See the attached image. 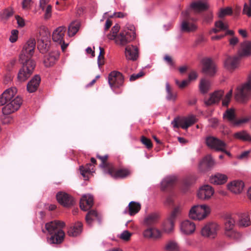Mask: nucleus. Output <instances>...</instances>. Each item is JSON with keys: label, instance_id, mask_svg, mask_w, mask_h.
<instances>
[{"label": "nucleus", "instance_id": "f257e3e1", "mask_svg": "<svg viewBox=\"0 0 251 251\" xmlns=\"http://www.w3.org/2000/svg\"><path fill=\"white\" fill-rule=\"evenodd\" d=\"M15 87L8 88L0 95V106H5L2 109L4 115L11 114L20 107L23 102L22 98L17 96Z\"/></svg>", "mask_w": 251, "mask_h": 251}, {"label": "nucleus", "instance_id": "f03ea898", "mask_svg": "<svg viewBox=\"0 0 251 251\" xmlns=\"http://www.w3.org/2000/svg\"><path fill=\"white\" fill-rule=\"evenodd\" d=\"M120 26L115 25L107 35L109 40H114L117 45L124 46L133 41L136 37L135 28L132 25H126L125 28L118 33Z\"/></svg>", "mask_w": 251, "mask_h": 251}, {"label": "nucleus", "instance_id": "7ed1b4c3", "mask_svg": "<svg viewBox=\"0 0 251 251\" xmlns=\"http://www.w3.org/2000/svg\"><path fill=\"white\" fill-rule=\"evenodd\" d=\"M211 208L207 204H198L192 206L189 209V217L196 221H202L211 214Z\"/></svg>", "mask_w": 251, "mask_h": 251}, {"label": "nucleus", "instance_id": "20e7f679", "mask_svg": "<svg viewBox=\"0 0 251 251\" xmlns=\"http://www.w3.org/2000/svg\"><path fill=\"white\" fill-rule=\"evenodd\" d=\"M234 97L236 100L241 103H246L251 97V88L246 82L237 86Z\"/></svg>", "mask_w": 251, "mask_h": 251}, {"label": "nucleus", "instance_id": "39448f33", "mask_svg": "<svg viewBox=\"0 0 251 251\" xmlns=\"http://www.w3.org/2000/svg\"><path fill=\"white\" fill-rule=\"evenodd\" d=\"M36 41L34 38H30L24 45L19 55V60L22 63L28 60H32L30 57L33 55L35 48Z\"/></svg>", "mask_w": 251, "mask_h": 251}, {"label": "nucleus", "instance_id": "423d86ee", "mask_svg": "<svg viewBox=\"0 0 251 251\" xmlns=\"http://www.w3.org/2000/svg\"><path fill=\"white\" fill-rule=\"evenodd\" d=\"M219 229L220 226L218 224L213 222L208 223L201 227L200 233L204 238L213 239L217 236Z\"/></svg>", "mask_w": 251, "mask_h": 251}, {"label": "nucleus", "instance_id": "0eeeda50", "mask_svg": "<svg viewBox=\"0 0 251 251\" xmlns=\"http://www.w3.org/2000/svg\"><path fill=\"white\" fill-rule=\"evenodd\" d=\"M23 64V66L18 75V79L20 82H24L33 73L35 66V63L33 60H28Z\"/></svg>", "mask_w": 251, "mask_h": 251}, {"label": "nucleus", "instance_id": "6e6552de", "mask_svg": "<svg viewBox=\"0 0 251 251\" xmlns=\"http://www.w3.org/2000/svg\"><path fill=\"white\" fill-rule=\"evenodd\" d=\"M39 33L41 38L38 41V48L41 52L44 53L49 48L48 39L50 33L48 29L44 26L41 28Z\"/></svg>", "mask_w": 251, "mask_h": 251}, {"label": "nucleus", "instance_id": "1a4fd4ad", "mask_svg": "<svg viewBox=\"0 0 251 251\" xmlns=\"http://www.w3.org/2000/svg\"><path fill=\"white\" fill-rule=\"evenodd\" d=\"M235 224V219L229 216L226 218L225 223V234L226 235L233 239H237L241 237V234L234 229Z\"/></svg>", "mask_w": 251, "mask_h": 251}, {"label": "nucleus", "instance_id": "9d476101", "mask_svg": "<svg viewBox=\"0 0 251 251\" xmlns=\"http://www.w3.org/2000/svg\"><path fill=\"white\" fill-rule=\"evenodd\" d=\"M241 58L238 53L235 55L227 56L224 61V67L229 72H233L239 67Z\"/></svg>", "mask_w": 251, "mask_h": 251}, {"label": "nucleus", "instance_id": "9b49d317", "mask_svg": "<svg viewBox=\"0 0 251 251\" xmlns=\"http://www.w3.org/2000/svg\"><path fill=\"white\" fill-rule=\"evenodd\" d=\"M215 193L214 188L210 185H203L199 187L197 191V196L201 201L210 200Z\"/></svg>", "mask_w": 251, "mask_h": 251}, {"label": "nucleus", "instance_id": "f8f14e48", "mask_svg": "<svg viewBox=\"0 0 251 251\" xmlns=\"http://www.w3.org/2000/svg\"><path fill=\"white\" fill-rule=\"evenodd\" d=\"M226 189L235 195L242 194L245 189V184L244 181L240 179H233L226 184Z\"/></svg>", "mask_w": 251, "mask_h": 251}, {"label": "nucleus", "instance_id": "ddd939ff", "mask_svg": "<svg viewBox=\"0 0 251 251\" xmlns=\"http://www.w3.org/2000/svg\"><path fill=\"white\" fill-rule=\"evenodd\" d=\"M197 121L196 118L191 116L187 118H176L171 123L173 127L187 129Z\"/></svg>", "mask_w": 251, "mask_h": 251}, {"label": "nucleus", "instance_id": "4468645a", "mask_svg": "<svg viewBox=\"0 0 251 251\" xmlns=\"http://www.w3.org/2000/svg\"><path fill=\"white\" fill-rule=\"evenodd\" d=\"M195 223L190 220L182 221L179 225V230L181 234L185 235L193 234L196 231Z\"/></svg>", "mask_w": 251, "mask_h": 251}, {"label": "nucleus", "instance_id": "2eb2a0df", "mask_svg": "<svg viewBox=\"0 0 251 251\" xmlns=\"http://www.w3.org/2000/svg\"><path fill=\"white\" fill-rule=\"evenodd\" d=\"M65 32L66 28L64 26H59L55 29L52 33L53 41L61 45L63 50H64L68 45V44H65L64 41Z\"/></svg>", "mask_w": 251, "mask_h": 251}, {"label": "nucleus", "instance_id": "dca6fc26", "mask_svg": "<svg viewBox=\"0 0 251 251\" xmlns=\"http://www.w3.org/2000/svg\"><path fill=\"white\" fill-rule=\"evenodd\" d=\"M123 75L118 72H112L108 75V83L112 89L117 88L123 84Z\"/></svg>", "mask_w": 251, "mask_h": 251}, {"label": "nucleus", "instance_id": "f3484780", "mask_svg": "<svg viewBox=\"0 0 251 251\" xmlns=\"http://www.w3.org/2000/svg\"><path fill=\"white\" fill-rule=\"evenodd\" d=\"M206 144L208 147L217 151H224V149L226 147L225 142L214 137H207Z\"/></svg>", "mask_w": 251, "mask_h": 251}, {"label": "nucleus", "instance_id": "a211bd4d", "mask_svg": "<svg viewBox=\"0 0 251 251\" xmlns=\"http://www.w3.org/2000/svg\"><path fill=\"white\" fill-rule=\"evenodd\" d=\"M104 173L109 174L114 178H124L130 174V171L127 169L116 170L113 166L109 167L108 170H105Z\"/></svg>", "mask_w": 251, "mask_h": 251}, {"label": "nucleus", "instance_id": "6ab92c4d", "mask_svg": "<svg viewBox=\"0 0 251 251\" xmlns=\"http://www.w3.org/2000/svg\"><path fill=\"white\" fill-rule=\"evenodd\" d=\"M125 55L128 60L136 61L139 57V49L133 45H129L126 47Z\"/></svg>", "mask_w": 251, "mask_h": 251}, {"label": "nucleus", "instance_id": "aec40b11", "mask_svg": "<svg viewBox=\"0 0 251 251\" xmlns=\"http://www.w3.org/2000/svg\"><path fill=\"white\" fill-rule=\"evenodd\" d=\"M202 71L209 75H214L217 71L215 64L210 58H205L202 60Z\"/></svg>", "mask_w": 251, "mask_h": 251}, {"label": "nucleus", "instance_id": "412c9836", "mask_svg": "<svg viewBox=\"0 0 251 251\" xmlns=\"http://www.w3.org/2000/svg\"><path fill=\"white\" fill-rule=\"evenodd\" d=\"M228 179V176L221 173H216L211 175L209 182L214 185H222L226 183Z\"/></svg>", "mask_w": 251, "mask_h": 251}, {"label": "nucleus", "instance_id": "4be33fe9", "mask_svg": "<svg viewBox=\"0 0 251 251\" xmlns=\"http://www.w3.org/2000/svg\"><path fill=\"white\" fill-rule=\"evenodd\" d=\"M56 197L57 201L63 206L69 207L74 204L73 198L65 192L57 193Z\"/></svg>", "mask_w": 251, "mask_h": 251}, {"label": "nucleus", "instance_id": "5701e85b", "mask_svg": "<svg viewBox=\"0 0 251 251\" xmlns=\"http://www.w3.org/2000/svg\"><path fill=\"white\" fill-rule=\"evenodd\" d=\"M198 27V25L194 19L192 21L189 20L183 19L181 22L180 29L183 32H193L197 30Z\"/></svg>", "mask_w": 251, "mask_h": 251}, {"label": "nucleus", "instance_id": "b1692460", "mask_svg": "<svg viewBox=\"0 0 251 251\" xmlns=\"http://www.w3.org/2000/svg\"><path fill=\"white\" fill-rule=\"evenodd\" d=\"M209 7V5L206 0L195 1L190 4V8L196 13H200L206 10Z\"/></svg>", "mask_w": 251, "mask_h": 251}, {"label": "nucleus", "instance_id": "393cba45", "mask_svg": "<svg viewBox=\"0 0 251 251\" xmlns=\"http://www.w3.org/2000/svg\"><path fill=\"white\" fill-rule=\"evenodd\" d=\"M216 163L210 155H208L201 159L199 162V169L200 171H204L206 169L211 168L215 166Z\"/></svg>", "mask_w": 251, "mask_h": 251}, {"label": "nucleus", "instance_id": "a878e982", "mask_svg": "<svg viewBox=\"0 0 251 251\" xmlns=\"http://www.w3.org/2000/svg\"><path fill=\"white\" fill-rule=\"evenodd\" d=\"M237 226L240 227H246L251 225V221L248 213H242L238 215Z\"/></svg>", "mask_w": 251, "mask_h": 251}, {"label": "nucleus", "instance_id": "bb28decb", "mask_svg": "<svg viewBox=\"0 0 251 251\" xmlns=\"http://www.w3.org/2000/svg\"><path fill=\"white\" fill-rule=\"evenodd\" d=\"M59 57V53L56 51H52L46 55L44 59V64L47 67L53 66Z\"/></svg>", "mask_w": 251, "mask_h": 251}, {"label": "nucleus", "instance_id": "cd10ccee", "mask_svg": "<svg viewBox=\"0 0 251 251\" xmlns=\"http://www.w3.org/2000/svg\"><path fill=\"white\" fill-rule=\"evenodd\" d=\"M65 226V223L63 222L54 221L48 223L45 225L46 230L50 234H53L59 229L58 228L63 227Z\"/></svg>", "mask_w": 251, "mask_h": 251}, {"label": "nucleus", "instance_id": "c85d7f7f", "mask_svg": "<svg viewBox=\"0 0 251 251\" xmlns=\"http://www.w3.org/2000/svg\"><path fill=\"white\" fill-rule=\"evenodd\" d=\"M93 204V197L90 195H84L80 200V207L82 210L86 211L92 206Z\"/></svg>", "mask_w": 251, "mask_h": 251}, {"label": "nucleus", "instance_id": "c756f323", "mask_svg": "<svg viewBox=\"0 0 251 251\" xmlns=\"http://www.w3.org/2000/svg\"><path fill=\"white\" fill-rule=\"evenodd\" d=\"M159 219V215L156 212H152L147 214L143 220V225L149 226L155 224Z\"/></svg>", "mask_w": 251, "mask_h": 251}, {"label": "nucleus", "instance_id": "7c9ffc66", "mask_svg": "<svg viewBox=\"0 0 251 251\" xmlns=\"http://www.w3.org/2000/svg\"><path fill=\"white\" fill-rule=\"evenodd\" d=\"M223 95L224 92L222 90L215 91L211 94L207 99L205 100V103L207 105L214 104L220 100Z\"/></svg>", "mask_w": 251, "mask_h": 251}, {"label": "nucleus", "instance_id": "2f4dec72", "mask_svg": "<svg viewBox=\"0 0 251 251\" xmlns=\"http://www.w3.org/2000/svg\"><path fill=\"white\" fill-rule=\"evenodd\" d=\"M54 235L51 236L48 240L49 243L50 244H59L63 241L65 233L61 229H59L57 231L54 232Z\"/></svg>", "mask_w": 251, "mask_h": 251}, {"label": "nucleus", "instance_id": "473e14b6", "mask_svg": "<svg viewBox=\"0 0 251 251\" xmlns=\"http://www.w3.org/2000/svg\"><path fill=\"white\" fill-rule=\"evenodd\" d=\"M41 79L39 75H35L27 83V90L30 93L35 92L39 86Z\"/></svg>", "mask_w": 251, "mask_h": 251}, {"label": "nucleus", "instance_id": "72a5a7b5", "mask_svg": "<svg viewBox=\"0 0 251 251\" xmlns=\"http://www.w3.org/2000/svg\"><path fill=\"white\" fill-rule=\"evenodd\" d=\"M238 54L241 57L251 56V42H245L242 44L241 48L238 51Z\"/></svg>", "mask_w": 251, "mask_h": 251}, {"label": "nucleus", "instance_id": "f704fd0d", "mask_svg": "<svg viewBox=\"0 0 251 251\" xmlns=\"http://www.w3.org/2000/svg\"><path fill=\"white\" fill-rule=\"evenodd\" d=\"M80 171L85 180H87L89 175H92L95 172L94 167L91 164H87L85 167H80Z\"/></svg>", "mask_w": 251, "mask_h": 251}, {"label": "nucleus", "instance_id": "c9c22d12", "mask_svg": "<svg viewBox=\"0 0 251 251\" xmlns=\"http://www.w3.org/2000/svg\"><path fill=\"white\" fill-rule=\"evenodd\" d=\"M82 225L80 222L75 223L71 226L68 231L70 236L75 237L79 235L82 231Z\"/></svg>", "mask_w": 251, "mask_h": 251}, {"label": "nucleus", "instance_id": "e433bc0d", "mask_svg": "<svg viewBox=\"0 0 251 251\" xmlns=\"http://www.w3.org/2000/svg\"><path fill=\"white\" fill-rule=\"evenodd\" d=\"M166 91L167 100L170 101H175L177 98V93L173 90L168 82L166 83Z\"/></svg>", "mask_w": 251, "mask_h": 251}, {"label": "nucleus", "instance_id": "4c0bfd02", "mask_svg": "<svg viewBox=\"0 0 251 251\" xmlns=\"http://www.w3.org/2000/svg\"><path fill=\"white\" fill-rule=\"evenodd\" d=\"M176 180L175 176H169L165 177L161 183V188L163 189L173 185Z\"/></svg>", "mask_w": 251, "mask_h": 251}, {"label": "nucleus", "instance_id": "58836bf2", "mask_svg": "<svg viewBox=\"0 0 251 251\" xmlns=\"http://www.w3.org/2000/svg\"><path fill=\"white\" fill-rule=\"evenodd\" d=\"M210 87L211 83L209 80L205 78H203L201 80L199 88L201 93H207L209 90Z\"/></svg>", "mask_w": 251, "mask_h": 251}, {"label": "nucleus", "instance_id": "ea45409f", "mask_svg": "<svg viewBox=\"0 0 251 251\" xmlns=\"http://www.w3.org/2000/svg\"><path fill=\"white\" fill-rule=\"evenodd\" d=\"M129 214L130 215H134L137 213L140 208V204L135 201H131L128 204Z\"/></svg>", "mask_w": 251, "mask_h": 251}, {"label": "nucleus", "instance_id": "a19ab883", "mask_svg": "<svg viewBox=\"0 0 251 251\" xmlns=\"http://www.w3.org/2000/svg\"><path fill=\"white\" fill-rule=\"evenodd\" d=\"M80 27V23L78 22H72L68 27V35L73 36L78 31Z\"/></svg>", "mask_w": 251, "mask_h": 251}, {"label": "nucleus", "instance_id": "79ce46f5", "mask_svg": "<svg viewBox=\"0 0 251 251\" xmlns=\"http://www.w3.org/2000/svg\"><path fill=\"white\" fill-rule=\"evenodd\" d=\"M165 250L167 251H180L179 246L177 243L173 240L167 242L165 246Z\"/></svg>", "mask_w": 251, "mask_h": 251}, {"label": "nucleus", "instance_id": "37998d69", "mask_svg": "<svg viewBox=\"0 0 251 251\" xmlns=\"http://www.w3.org/2000/svg\"><path fill=\"white\" fill-rule=\"evenodd\" d=\"M223 118L231 122L233 125V123L236 122V121H235V115L234 109H227L224 114Z\"/></svg>", "mask_w": 251, "mask_h": 251}, {"label": "nucleus", "instance_id": "c03bdc74", "mask_svg": "<svg viewBox=\"0 0 251 251\" xmlns=\"http://www.w3.org/2000/svg\"><path fill=\"white\" fill-rule=\"evenodd\" d=\"M234 137L237 139L245 141H251V136L245 131L235 133L234 134Z\"/></svg>", "mask_w": 251, "mask_h": 251}, {"label": "nucleus", "instance_id": "a18cd8bd", "mask_svg": "<svg viewBox=\"0 0 251 251\" xmlns=\"http://www.w3.org/2000/svg\"><path fill=\"white\" fill-rule=\"evenodd\" d=\"M174 228V222L172 220H170L164 224L162 228V231L166 233L169 234L173 231Z\"/></svg>", "mask_w": 251, "mask_h": 251}, {"label": "nucleus", "instance_id": "49530a36", "mask_svg": "<svg viewBox=\"0 0 251 251\" xmlns=\"http://www.w3.org/2000/svg\"><path fill=\"white\" fill-rule=\"evenodd\" d=\"M99 219V214L94 210L89 211L86 216V220L89 225H91L93 221Z\"/></svg>", "mask_w": 251, "mask_h": 251}, {"label": "nucleus", "instance_id": "de8ad7c7", "mask_svg": "<svg viewBox=\"0 0 251 251\" xmlns=\"http://www.w3.org/2000/svg\"><path fill=\"white\" fill-rule=\"evenodd\" d=\"M44 12V18L45 20L50 19L52 16V6L50 4L40 7Z\"/></svg>", "mask_w": 251, "mask_h": 251}, {"label": "nucleus", "instance_id": "09e8293b", "mask_svg": "<svg viewBox=\"0 0 251 251\" xmlns=\"http://www.w3.org/2000/svg\"><path fill=\"white\" fill-rule=\"evenodd\" d=\"M13 13V10L12 8H9L2 11L0 13V16L2 19L6 20L12 16Z\"/></svg>", "mask_w": 251, "mask_h": 251}, {"label": "nucleus", "instance_id": "8fccbe9b", "mask_svg": "<svg viewBox=\"0 0 251 251\" xmlns=\"http://www.w3.org/2000/svg\"><path fill=\"white\" fill-rule=\"evenodd\" d=\"M151 234V238L154 240L158 239L162 237V232L158 229L154 227H152Z\"/></svg>", "mask_w": 251, "mask_h": 251}, {"label": "nucleus", "instance_id": "3c124183", "mask_svg": "<svg viewBox=\"0 0 251 251\" xmlns=\"http://www.w3.org/2000/svg\"><path fill=\"white\" fill-rule=\"evenodd\" d=\"M232 13V9L230 7L222 8L219 12V17L220 18L224 17L227 15H229Z\"/></svg>", "mask_w": 251, "mask_h": 251}, {"label": "nucleus", "instance_id": "603ef678", "mask_svg": "<svg viewBox=\"0 0 251 251\" xmlns=\"http://www.w3.org/2000/svg\"><path fill=\"white\" fill-rule=\"evenodd\" d=\"M131 235H132L131 233L129 232L127 230H124L118 236V237L121 239H122L124 241H127L129 240Z\"/></svg>", "mask_w": 251, "mask_h": 251}, {"label": "nucleus", "instance_id": "864d4df0", "mask_svg": "<svg viewBox=\"0 0 251 251\" xmlns=\"http://www.w3.org/2000/svg\"><path fill=\"white\" fill-rule=\"evenodd\" d=\"M215 26L217 27L218 29L221 31L225 30L228 28L227 24L223 23L221 21H219L218 22H215Z\"/></svg>", "mask_w": 251, "mask_h": 251}, {"label": "nucleus", "instance_id": "5fc2aeb1", "mask_svg": "<svg viewBox=\"0 0 251 251\" xmlns=\"http://www.w3.org/2000/svg\"><path fill=\"white\" fill-rule=\"evenodd\" d=\"M19 31L17 29H13L11 32V35L9 37V41L11 43H15L17 41L18 38Z\"/></svg>", "mask_w": 251, "mask_h": 251}, {"label": "nucleus", "instance_id": "6e6d98bb", "mask_svg": "<svg viewBox=\"0 0 251 251\" xmlns=\"http://www.w3.org/2000/svg\"><path fill=\"white\" fill-rule=\"evenodd\" d=\"M100 54L98 58V64L99 67L104 64V57L102 54L104 53L103 49L100 47Z\"/></svg>", "mask_w": 251, "mask_h": 251}, {"label": "nucleus", "instance_id": "4d7b16f0", "mask_svg": "<svg viewBox=\"0 0 251 251\" xmlns=\"http://www.w3.org/2000/svg\"><path fill=\"white\" fill-rule=\"evenodd\" d=\"M32 4V0H24L22 2V8L24 10H28L31 8Z\"/></svg>", "mask_w": 251, "mask_h": 251}, {"label": "nucleus", "instance_id": "13d9d810", "mask_svg": "<svg viewBox=\"0 0 251 251\" xmlns=\"http://www.w3.org/2000/svg\"><path fill=\"white\" fill-rule=\"evenodd\" d=\"M243 13L248 17H251V4L245 3Z\"/></svg>", "mask_w": 251, "mask_h": 251}, {"label": "nucleus", "instance_id": "bf43d9fd", "mask_svg": "<svg viewBox=\"0 0 251 251\" xmlns=\"http://www.w3.org/2000/svg\"><path fill=\"white\" fill-rule=\"evenodd\" d=\"M141 141L143 144H144L147 148L150 149L152 147V145L150 139L145 136H142Z\"/></svg>", "mask_w": 251, "mask_h": 251}, {"label": "nucleus", "instance_id": "052dcab7", "mask_svg": "<svg viewBox=\"0 0 251 251\" xmlns=\"http://www.w3.org/2000/svg\"><path fill=\"white\" fill-rule=\"evenodd\" d=\"M15 19L19 27H23L25 25V21L22 17L19 15H16Z\"/></svg>", "mask_w": 251, "mask_h": 251}, {"label": "nucleus", "instance_id": "680f3d73", "mask_svg": "<svg viewBox=\"0 0 251 251\" xmlns=\"http://www.w3.org/2000/svg\"><path fill=\"white\" fill-rule=\"evenodd\" d=\"M181 208L179 207H176L174 208L171 214V220L175 219L177 215L180 213Z\"/></svg>", "mask_w": 251, "mask_h": 251}, {"label": "nucleus", "instance_id": "e2e57ef3", "mask_svg": "<svg viewBox=\"0 0 251 251\" xmlns=\"http://www.w3.org/2000/svg\"><path fill=\"white\" fill-rule=\"evenodd\" d=\"M164 60L167 64L171 67L173 68L175 66V63L172 57L168 55H166L164 57Z\"/></svg>", "mask_w": 251, "mask_h": 251}, {"label": "nucleus", "instance_id": "0e129e2a", "mask_svg": "<svg viewBox=\"0 0 251 251\" xmlns=\"http://www.w3.org/2000/svg\"><path fill=\"white\" fill-rule=\"evenodd\" d=\"M97 157L99 158L101 161V163L100 165V167L101 168H104L106 165V161L108 158V155H105L103 156L97 155Z\"/></svg>", "mask_w": 251, "mask_h": 251}, {"label": "nucleus", "instance_id": "69168bd1", "mask_svg": "<svg viewBox=\"0 0 251 251\" xmlns=\"http://www.w3.org/2000/svg\"><path fill=\"white\" fill-rule=\"evenodd\" d=\"M152 227H148L144 230L143 232V236L146 238H151Z\"/></svg>", "mask_w": 251, "mask_h": 251}, {"label": "nucleus", "instance_id": "338daca9", "mask_svg": "<svg viewBox=\"0 0 251 251\" xmlns=\"http://www.w3.org/2000/svg\"><path fill=\"white\" fill-rule=\"evenodd\" d=\"M250 120L249 118H244L237 121L233 123V126H238L240 125L248 122Z\"/></svg>", "mask_w": 251, "mask_h": 251}, {"label": "nucleus", "instance_id": "774afa93", "mask_svg": "<svg viewBox=\"0 0 251 251\" xmlns=\"http://www.w3.org/2000/svg\"><path fill=\"white\" fill-rule=\"evenodd\" d=\"M250 153V151H246L242 152L240 155H238V158L240 159H246L248 157Z\"/></svg>", "mask_w": 251, "mask_h": 251}]
</instances>
